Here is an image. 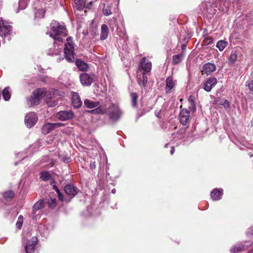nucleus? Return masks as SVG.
I'll list each match as a JSON object with an SVG mask.
<instances>
[{
  "label": "nucleus",
  "mask_w": 253,
  "mask_h": 253,
  "mask_svg": "<svg viewBox=\"0 0 253 253\" xmlns=\"http://www.w3.org/2000/svg\"><path fill=\"white\" fill-rule=\"evenodd\" d=\"M249 253H253V249L251 250L249 252Z\"/></svg>",
  "instance_id": "nucleus-53"
},
{
  "label": "nucleus",
  "mask_w": 253,
  "mask_h": 253,
  "mask_svg": "<svg viewBox=\"0 0 253 253\" xmlns=\"http://www.w3.org/2000/svg\"><path fill=\"white\" fill-rule=\"evenodd\" d=\"M64 54L67 61L68 62H74V46L72 43L71 37L67 39V43L65 45Z\"/></svg>",
  "instance_id": "nucleus-4"
},
{
  "label": "nucleus",
  "mask_w": 253,
  "mask_h": 253,
  "mask_svg": "<svg viewBox=\"0 0 253 253\" xmlns=\"http://www.w3.org/2000/svg\"><path fill=\"white\" fill-rule=\"evenodd\" d=\"M48 54L51 55H56L58 54V51H52L51 49H50Z\"/></svg>",
  "instance_id": "nucleus-48"
},
{
  "label": "nucleus",
  "mask_w": 253,
  "mask_h": 253,
  "mask_svg": "<svg viewBox=\"0 0 253 253\" xmlns=\"http://www.w3.org/2000/svg\"><path fill=\"white\" fill-rule=\"evenodd\" d=\"M38 242V239L36 237H33L32 239L28 241L25 247V251L27 253H32L35 249V245Z\"/></svg>",
  "instance_id": "nucleus-14"
},
{
  "label": "nucleus",
  "mask_w": 253,
  "mask_h": 253,
  "mask_svg": "<svg viewBox=\"0 0 253 253\" xmlns=\"http://www.w3.org/2000/svg\"><path fill=\"white\" fill-rule=\"evenodd\" d=\"M237 56L236 53L235 52H232L229 57V61L232 63H233L237 60Z\"/></svg>",
  "instance_id": "nucleus-41"
},
{
  "label": "nucleus",
  "mask_w": 253,
  "mask_h": 253,
  "mask_svg": "<svg viewBox=\"0 0 253 253\" xmlns=\"http://www.w3.org/2000/svg\"><path fill=\"white\" fill-rule=\"evenodd\" d=\"M89 112L94 114H107L113 121L118 120L122 115V111L118 106L113 103H111L108 107L106 106L99 107L89 111Z\"/></svg>",
  "instance_id": "nucleus-1"
},
{
  "label": "nucleus",
  "mask_w": 253,
  "mask_h": 253,
  "mask_svg": "<svg viewBox=\"0 0 253 253\" xmlns=\"http://www.w3.org/2000/svg\"><path fill=\"white\" fill-rule=\"evenodd\" d=\"M186 48V45L183 44L182 45V52L183 53H184V50Z\"/></svg>",
  "instance_id": "nucleus-51"
},
{
  "label": "nucleus",
  "mask_w": 253,
  "mask_h": 253,
  "mask_svg": "<svg viewBox=\"0 0 253 253\" xmlns=\"http://www.w3.org/2000/svg\"><path fill=\"white\" fill-rule=\"evenodd\" d=\"M47 204L50 208H53L56 206V201L55 199L50 198L48 200Z\"/></svg>",
  "instance_id": "nucleus-40"
},
{
  "label": "nucleus",
  "mask_w": 253,
  "mask_h": 253,
  "mask_svg": "<svg viewBox=\"0 0 253 253\" xmlns=\"http://www.w3.org/2000/svg\"><path fill=\"white\" fill-rule=\"evenodd\" d=\"M246 85L248 86L251 91L253 92V80H250L246 82Z\"/></svg>",
  "instance_id": "nucleus-42"
},
{
  "label": "nucleus",
  "mask_w": 253,
  "mask_h": 253,
  "mask_svg": "<svg viewBox=\"0 0 253 253\" xmlns=\"http://www.w3.org/2000/svg\"><path fill=\"white\" fill-rule=\"evenodd\" d=\"M17 220L21 221V222H23V216L21 215L19 216Z\"/></svg>",
  "instance_id": "nucleus-49"
},
{
  "label": "nucleus",
  "mask_w": 253,
  "mask_h": 253,
  "mask_svg": "<svg viewBox=\"0 0 253 253\" xmlns=\"http://www.w3.org/2000/svg\"><path fill=\"white\" fill-rule=\"evenodd\" d=\"M202 72L207 75H211L216 70V66L213 63H207L203 65Z\"/></svg>",
  "instance_id": "nucleus-15"
},
{
  "label": "nucleus",
  "mask_w": 253,
  "mask_h": 253,
  "mask_svg": "<svg viewBox=\"0 0 253 253\" xmlns=\"http://www.w3.org/2000/svg\"><path fill=\"white\" fill-rule=\"evenodd\" d=\"M175 150L173 147H171V150H170V154L172 155L174 153Z\"/></svg>",
  "instance_id": "nucleus-50"
},
{
  "label": "nucleus",
  "mask_w": 253,
  "mask_h": 253,
  "mask_svg": "<svg viewBox=\"0 0 253 253\" xmlns=\"http://www.w3.org/2000/svg\"><path fill=\"white\" fill-rule=\"evenodd\" d=\"M245 250V247L242 244H238L233 246L230 249L231 253H239Z\"/></svg>",
  "instance_id": "nucleus-24"
},
{
  "label": "nucleus",
  "mask_w": 253,
  "mask_h": 253,
  "mask_svg": "<svg viewBox=\"0 0 253 253\" xmlns=\"http://www.w3.org/2000/svg\"><path fill=\"white\" fill-rule=\"evenodd\" d=\"M53 188L55 190L56 192L57 193L59 199L61 201H66V200L64 198V197L62 193L60 192L59 189L56 186L54 185Z\"/></svg>",
  "instance_id": "nucleus-37"
},
{
  "label": "nucleus",
  "mask_w": 253,
  "mask_h": 253,
  "mask_svg": "<svg viewBox=\"0 0 253 253\" xmlns=\"http://www.w3.org/2000/svg\"><path fill=\"white\" fill-rule=\"evenodd\" d=\"M168 145H169L168 144H166L165 147H168Z\"/></svg>",
  "instance_id": "nucleus-54"
},
{
  "label": "nucleus",
  "mask_w": 253,
  "mask_h": 253,
  "mask_svg": "<svg viewBox=\"0 0 253 253\" xmlns=\"http://www.w3.org/2000/svg\"><path fill=\"white\" fill-rule=\"evenodd\" d=\"M30 1L26 0H19L18 8L20 9H24L27 5L28 2Z\"/></svg>",
  "instance_id": "nucleus-38"
},
{
  "label": "nucleus",
  "mask_w": 253,
  "mask_h": 253,
  "mask_svg": "<svg viewBox=\"0 0 253 253\" xmlns=\"http://www.w3.org/2000/svg\"><path fill=\"white\" fill-rule=\"evenodd\" d=\"M50 26L51 31L47 32L46 34L49 35L54 40H57L60 42H62V38L66 37L68 34L64 24H61L56 21H53Z\"/></svg>",
  "instance_id": "nucleus-2"
},
{
  "label": "nucleus",
  "mask_w": 253,
  "mask_h": 253,
  "mask_svg": "<svg viewBox=\"0 0 253 253\" xmlns=\"http://www.w3.org/2000/svg\"><path fill=\"white\" fill-rule=\"evenodd\" d=\"M108 36V28L106 25L103 24L101 28L100 39L104 40L107 38Z\"/></svg>",
  "instance_id": "nucleus-23"
},
{
  "label": "nucleus",
  "mask_w": 253,
  "mask_h": 253,
  "mask_svg": "<svg viewBox=\"0 0 253 253\" xmlns=\"http://www.w3.org/2000/svg\"><path fill=\"white\" fill-rule=\"evenodd\" d=\"M140 68L146 73L150 72L152 68L151 62L144 57L140 62Z\"/></svg>",
  "instance_id": "nucleus-17"
},
{
  "label": "nucleus",
  "mask_w": 253,
  "mask_h": 253,
  "mask_svg": "<svg viewBox=\"0 0 253 253\" xmlns=\"http://www.w3.org/2000/svg\"><path fill=\"white\" fill-rule=\"evenodd\" d=\"M46 102L49 107H54L57 104L56 100L52 97L46 98Z\"/></svg>",
  "instance_id": "nucleus-34"
},
{
  "label": "nucleus",
  "mask_w": 253,
  "mask_h": 253,
  "mask_svg": "<svg viewBox=\"0 0 253 253\" xmlns=\"http://www.w3.org/2000/svg\"><path fill=\"white\" fill-rule=\"evenodd\" d=\"M76 8L79 10H82L85 5V0H74Z\"/></svg>",
  "instance_id": "nucleus-27"
},
{
  "label": "nucleus",
  "mask_w": 253,
  "mask_h": 253,
  "mask_svg": "<svg viewBox=\"0 0 253 253\" xmlns=\"http://www.w3.org/2000/svg\"><path fill=\"white\" fill-rule=\"evenodd\" d=\"M227 102V101H226V100H224V103H225V102Z\"/></svg>",
  "instance_id": "nucleus-55"
},
{
  "label": "nucleus",
  "mask_w": 253,
  "mask_h": 253,
  "mask_svg": "<svg viewBox=\"0 0 253 253\" xmlns=\"http://www.w3.org/2000/svg\"><path fill=\"white\" fill-rule=\"evenodd\" d=\"M71 158L68 157H65L63 159V161L64 162L66 163H68L70 161Z\"/></svg>",
  "instance_id": "nucleus-47"
},
{
  "label": "nucleus",
  "mask_w": 253,
  "mask_h": 253,
  "mask_svg": "<svg viewBox=\"0 0 253 253\" xmlns=\"http://www.w3.org/2000/svg\"><path fill=\"white\" fill-rule=\"evenodd\" d=\"M246 234L248 236H253V226H251L248 229V230L246 232Z\"/></svg>",
  "instance_id": "nucleus-43"
},
{
  "label": "nucleus",
  "mask_w": 253,
  "mask_h": 253,
  "mask_svg": "<svg viewBox=\"0 0 253 253\" xmlns=\"http://www.w3.org/2000/svg\"><path fill=\"white\" fill-rule=\"evenodd\" d=\"M11 30V26L7 21L2 20H0V36L5 37L10 34Z\"/></svg>",
  "instance_id": "nucleus-6"
},
{
  "label": "nucleus",
  "mask_w": 253,
  "mask_h": 253,
  "mask_svg": "<svg viewBox=\"0 0 253 253\" xmlns=\"http://www.w3.org/2000/svg\"><path fill=\"white\" fill-rule=\"evenodd\" d=\"M184 57V53L181 52L179 54L174 55L172 57V63L173 65H177L182 62Z\"/></svg>",
  "instance_id": "nucleus-22"
},
{
  "label": "nucleus",
  "mask_w": 253,
  "mask_h": 253,
  "mask_svg": "<svg viewBox=\"0 0 253 253\" xmlns=\"http://www.w3.org/2000/svg\"><path fill=\"white\" fill-rule=\"evenodd\" d=\"M223 194L222 189H214L211 193V198L213 201H218L221 199Z\"/></svg>",
  "instance_id": "nucleus-19"
},
{
  "label": "nucleus",
  "mask_w": 253,
  "mask_h": 253,
  "mask_svg": "<svg viewBox=\"0 0 253 253\" xmlns=\"http://www.w3.org/2000/svg\"><path fill=\"white\" fill-rule=\"evenodd\" d=\"M102 12L105 16H109L112 14V12L111 11V6L104 4Z\"/></svg>",
  "instance_id": "nucleus-35"
},
{
  "label": "nucleus",
  "mask_w": 253,
  "mask_h": 253,
  "mask_svg": "<svg viewBox=\"0 0 253 253\" xmlns=\"http://www.w3.org/2000/svg\"><path fill=\"white\" fill-rule=\"evenodd\" d=\"M116 190L115 189H113L112 190V193H113V194H115L116 193Z\"/></svg>",
  "instance_id": "nucleus-52"
},
{
  "label": "nucleus",
  "mask_w": 253,
  "mask_h": 253,
  "mask_svg": "<svg viewBox=\"0 0 253 253\" xmlns=\"http://www.w3.org/2000/svg\"><path fill=\"white\" fill-rule=\"evenodd\" d=\"M190 113L186 110H182L179 113V120L183 125H186L188 122Z\"/></svg>",
  "instance_id": "nucleus-16"
},
{
  "label": "nucleus",
  "mask_w": 253,
  "mask_h": 253,
  "mask_svg": "<svg viewBox=\"0 0 253 253\" xmlns=\"http://www.w3.org/2000/svg\"><path fill=\"white\" fill-rule=\"evenodd\" d=\"M90 168L91 169H94L96 168V165L95 161L91 162L90 163Z\"/></svg>",
  "instance_id": "nucleus-46"
},
{
  "label": "nucleus",
  "mask_w": 253,
  "mask_h": 253,
  "mask_svg": "<svg viewBox=\"0 0 253 253\" xmlns=\"http://www.w3.org/2000/svg\"><path fill=\"white\" fill-rule=\"evenodd\" d=\"M74 114L71 110L61 111L59 112L56 115V117L59 120L65 121L72 119Z\"/></svg>",
  "instance_id": "nucleus-8"
},
{
  "label": "nucleus",
  "mask_w": 253,
  "mask_h": 253,
  "mask_svg": "<svg viewBox=\"0 0 253 253\" xmlns=\"http://www.w3.org/2000/svg\"><path fill=\"white\" fill-rule=\"evenodd\" d=\"M14 196V193L12 191H8L3 193L4 199L7 201H10Z\"/></svg>",
  "instance_id": "nucleus-32"
},
{
  "label": "nucleus",
  "mask_w": 253,
  "mask_h": 253,
  "mask_svg": "<svg viewBox=\"0 0 253 253\" xmlns=\"http://www.w3.org/2000/svg\"><path fill=\"white\" fill-rule=\"evenodd\" d=\"M227 45V42L224 40H220L218 41L216 43V47L218 49L221 51L224 50L225 47Z\"/></svg>",
  "instance_id": "nucleus-30"
},
{
  "label": "nucleus",
  "mask_w": 253,
  "mask_h": 253,
  "mask_svg": "<svg viewBox=\"0 0 253 253\" xmlns=\"http://www.w3.org/2000/svg\"><path fill=\"white\" fill-rule=\"evenodd\" d=\"M166 82V91L169 92L174 87L175 84V81L173 80L171 77H169L167 78Z\"/></svg>",
  "instance_id": "nucleus-20"
},
{
  "label": "nucleus",
  "mask_w": 253,
  "mask_h": 253,
  "mask_svg": "<svg viewBox=\"0 0 253 253\" xmlns=\"http://www.w3.org/2000/svg\"><path fill=\"white\" fill-rule=\"evenodd\" d=\"M62 125L59 123H46L42 127V132L44 134H48L54 128L61 126Z\"/></svg>",
  "instance_id": "nucleus-10"
},
{
  "label": "nucleus",
  "mask_w": 253,
  "mask_h": 253,
  "mask_svg": "<svg viewBox=\"0 0 253 253\" xmlns=\"http://www.w3.org/2000/svg\"><path fill=\"white\" fill-rule=\"evenodd\" d=\"M147 76L144 73H143L142 77L138 80V83L140 86H145L147 83Z\"/></svg>",
  "instance_id": "nucleus-31"
},
{
  "label": "nucleus",
  "mask_w": 253,
  "mask_h": 253,
  "mask_svg": "<svg viewBox=\"0 0 253 253\" xmlns=\"http://www.w3.org/2000/svg\"><path fill=\"white\" fill-rule=\"evenodd\" d=\"M2 96L5 101H8L10 98L11 93L10 92V88L9 87H5L2 90Z\"/></svg>",
  "instance_id": "nucleus-28"
},
{
  "label": "nucleus",
  "mask_w": 253,
  "mask_h": 253,
  "mask_svg": "<svg viewBox=\"0 0 253 253\" xmlns=\"http://www.w3.org/2000/svg\"><path fill=\"white\" fill-rule=\"evenodd\" d=\"M217 83V79L212 77L208 79L203 84V88L207 92H210Z\"/></svg>",
  "instance_id": "nucleus-9"
},
{
  "label": "nucleus",
  "mask_w": 253,
  "mask_h": 253,
  "mask_svg": "<svg viewBox=\"0 0 253 253\" xmlns=\"http://www.w3.org/2000/svg\"><path fill=\"white\" fill-rule=\"evenodd\" d=\"M22 224H23V222H22L17 220V222L16 223V227L18 229H20L21 228V227L22 226Z\"/></svg>",
  "instance_id": "nucleus-45"
},
{
  "label": "nucleus",
  "mask_w": 253,
  "mask_h": 253,
  "mask_svg": "<svg viewBox=\"0 0 253 253\" xmlns=\"http://www.w3.org/2000/svg\"><path fill=\"white\" fill-rule=\"evenodd\" d=\"M76 65L80 70L82 71L87 70L88 67V65L86 63L81 60H77L76 61Z\"/></svg>",
  "instance_id": "nucleus-25"
},
{
  "label": "nucleus",
  "mask_w": 253,
  "mask_h": 253,
  "mask_svg": "<svg viewBox=\"0 0 253 253\" xmlns=\"http://www.w3.org/2000/svg\"><path fill=\"white\" fill-rule=\"evenodd\" d=\"M50 174L48 171H43L40 173V178L43 181H47L50 178Z\"/></svg>",
  "instance_id": "nucleus-33"
},
{
  "label": "nucleus",
  "mask_w": 253,
  "mask_h": 253,
  "mask_svg": "<svg viewBox=\"0 0 253 253\" xmlns=\"http://www.w3.org/2000/svg\"><path fill=\"white\" fill-rule=\"evenodd\" d=\"M84 105L88 108H97L99 107L102 106L99 105V102L98 101H93L91 100L86 99L84 101Z\"/></svg>",
  "instance_id": "nucleus-21"
},
{
  "label": "nucleus",
  "mask_w": 253,
  "mask_h": 253,
  "mask_svg": "<svg viewBox=\"0 0 253 253\" xmlns=\"http://www.w3.org/2000/svg\"><path fill=\"white\" fill-rule=\"evenodd\" d=\"M45 11L43 9H39L35 13V17L37 18H42L44 17Z\"/></svg>",
  "instance_id": "nucleus-39"
},
{
  "label": "nucleus",
  "mask_w": 253,
  "mask_h": 253,
  "mask_svg": "<svg viewBox=\"0 0 253 253\" xmlns=\"http://www.w3.org/2000/svg\"><path fill=\"white\" fill-rule=\"evenodd\" d=\"M216 4L214 3H211L210 2H203L200 5V10L204 16L208 19H211L216 12L215 7Z\"/></svg>",
  "instance_id": "nucleus-3"
},
{
  "label": "nucleus",
  "mask_w": 253,
  "mask_h": 253,
  "mask_svg": "<svg viewBox=\"0 0 253 253\" xmlns=\"http://www.w3.org/2000/svg\"><path fill=\"white\" fill-rule=\"evenodd\" d=\"M64 192L71 198H73L78 193V189L72 184H67L64 187Z\"/></svg>",
  "instance_id": "nucleus-13"
},
{
  "label": "nucleus",
  "mask_w": 253,
  "mask_h": 253,
  "mask_svg": "<svg viewBox=\"0 0 253 253\" xmlns=\"http://www.w3.org/2000/svg\"><path fill=\"white\" fill-rule=\"evenodd\" d=\"M188 100L191 103V105L192 106V109H195L196 107L194 102V100L193 99V97L192 96H190Z\"/></svg>",
  "instance_id": "nucleus-44"
},
{
  "label": "nucleus",
  "mask_w": 253,
  "mask_h": 253,
  "mask_svg": "<svg viewBox=\"0 0 253 253\" xmlns=\"http://www.w3.org/2000/svg\"><path fill=\"white\" fill-rule=\"evenodd\" d=\"M131 105L133 107L135 108L137 106V102L138 100V95L136 93L133 92L130 94Z\"/></svg>",
  "instance_id": "nucleus-29"
},
{
  "label": "nucleus",
  "mask_w": 253,
  "mask_h": 253,
  "mask_svg": "<svg viewBox=\"0 0 253 253\" xmlns=\"http://www.w3.org/2000/svg\"><path fill=\"white\" fill-rule=\"evenodd\" d=\"M80 78L81 83L83 85L89 86L92 83V76L87 73L81 74Z\"/></svg>",
  "instance_id": "nucleus-12"
},
{
  "label": "nucleus",
  "mask_w": 253,
  "mask_h": 253,
  "mask_svg": "<svg viewBox=\"0 0 253 253\" xmlns=\"http://www.w3.org/2000/svg\"><path fill=\"white\" fill-rule=\"evenodd\" d=\"M43 207V203L42 201H39L37 202L33 207V212L36 211H38L40 209L42 208ZM35 213V212H34Z\"/></svg>",
  "instance_id": "nucleus-36"
},
{
  "label": "nucleus",
  "mask_w": 253,
  "mask_h": 253,
  "mask_svg": "<svg viewBox=\"0 0 253 253\" xmlns=\"http://www.w3.org/2000/svg\"><path fill=\"white\" fill-rule=\"evenodd\" d=\"M72 102L73 106L76 108H80L82 105V101L77 92H74L72 94Z\"/></svg>",
  "instance_id": "nucleus-18"
},
{
  "label": "nucleus",
  "mask_w": 253,
  "mask_h": 253,
  "mask_svg": "<svg viewBox=\"0 0 253 253\" xmlns=\"http://www.w3.org/2000/svg\"><path fill=\"white\" fill-rule=\"evenodd\" d=\"M109 25L113 31L114 30L117 31L118 25L116 18L113 17L110 19L109 21Z\"/></svg>",
  "instance_id": "nucleus-26"
},
{
  "label": "nucleus",
  "mask_w": 253,
  "mask_h": 253,
  "mask_svg": "<svg viewBox=\"0 0 253 253\" xmlns=\"http://www.w3.org/2000/svg\"><path fill=\"white\" fill-rule=\"evenodd\" d=\"M38 117L34 112H30L26 116L25 118V123L27 127H32L37 123Z\"/></svg>",
  "instance_id": "nucleus-7"
},
{
  "label": "nucleus",
  "mask_w": 253,
  "mask_h": 253,
  "mask_svg": "<svg viewBox=\"0 0 253 253\" xmlns=\"http://www.w3.org/2000/svg\"><path fill=\"white\" fill-rule=\"evenodd\" d=\"M15 165H17V163H15Z\"/></svg>",
  "instance_id": "nucleus-56"
},
{
  "label": "nucleus",
  "mask_w": 253,
  "mask_h": 253,
  "mask_svg": "<svg viewBox=\"0 0 253 253\" xmlns=\"http://www.w3.org/2000/svg\"><path fill=\"white\" fill-rule=\"evenodd\" d=\"M44 90L41 88L37 89L34 91L31 97L27 99V103L30 106L37 105L40 103L42 99V95L44 93Z\"/></svg>",
  "instance_id": "nucleus-5"
},
{
  "label": "nucleus",
  "mask_w": 253,
  "mask_h": 253,
  "mask_svg": "<svg viewBox=\"0 0 253 253\" xmlns=\"http://www.w3.org/2000/svg\"><path fill=\"white\" fill-rule=\"evenodd\" d=\"M215 6L220 11L227 10L230 5L229 0H217L215 2Z\"/></svg>",
  "instance_id": "nucleus-11"
}]
</instances>
